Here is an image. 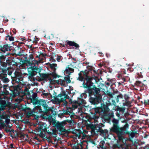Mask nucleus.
Wrapping results in <instances>:
<instances>
[{"label": "nucleus", "instance_id": "680f3d73", "mask_svg": "<svg viewBox=\"0 0 149 149\" xmlns=\"http://www.w3.org/2000/svg\"><path fill=\"white\" fill-rule=\"evenodd\" d=\"M39 40L38 39H37V40H33V43H35V44H36L38 43V41Z\"/></svg>", "mask_w": 149, "mask_h": 149}, {"label": "nucleus", "instance_id": "13d9d810", "mask_svg": "<svg viewBox=\"0 0 149 149\" xmlns=\"http://www.w3.org/2000/svg\"><path fill=\"white\" fill-rule=\"evenodd\" d=\"M63 114H64L63 113H59L58 114V116L59 117L61 118L63 116Z\"/></svg>", "mask_w": 149, "mask_h": 149}, {"label": "nucleus", "instance_id": "f704fd0d", "mask_svg": "<svg viewBox=\"0 0 149 149\" xmlns=\"http://www.w3.org/2000/svg\"><path fill=\"white\" fill-rule=\"evenodd\" d=\"M105 142L104 141L102 140L100 141L99 146L101 149H106V146H105Z\"/></svg>", "mask_w": 149, "mask_h": 149}, {"label": "nucleus", "instance_id": "c85d7f7f", "mask_svg": "<svg viewBox=\"0 0 149 149\" xmlns=\"http://www.w3.org/2000/svg\"><path fill=\"white\" fill-rule=\"evenodd\" d=\"M3 91L1 92V93L2 94H5V95H7L9 94V92L7 90V89H9V88L7 85H3Z\"/></svg>", "mask_w": 149, "mask_h": 149}, {"label": "nucleus", "instance_id": "a19ab883", "mask_svg": "<svg viewBox=\"0 0 149 149\" xmlns=\"http://www.w3.org/2000/svg\"><path fill=\"white\" fill-rule=\"evenodd\" d=\"M0 123H1L0 125V131H1L4 127H6V125L5 124L4 121L1 123L0 122Z\"/></svg>", "mask_w": 149, "mask_h": 149}, {"label": "nucleus", "instance_id": "f03ea898", "mask_svg": "<svg viewBox=\"0 0 149 149\" xmlns=\"http://www.w3.org/2000/svg\"><path fill=\"white\" fill-rule=\"evenodd\" d=\"M128 128V125L127 124H126L123 127L120 128L118 125H113L112 127L110 129V131L117 134L118 139L117 141V144L113 145L114 148L128 149L126 144V140L123 136L125 134L127 133V130Z\"/></svg>", "mask_w": 149, "mask_h": 149}, {"label": "nucleus", "instance_id": "5fc2aeb1", "mask_svg": "<svg viewBox=\"0 0 149 149\" xmlns=\"http://www.w3.org/2000/svg\"><path fill=\"white\" fill-rule=\"evenodd\" d=\"M5 123H6L7 124H8L10 122V120L8 118H6L5 119Z\"/></svg>", "mask_w": 149, "mask_h": 149}, {"label": "nucleus", "instance_id": "69168bd1", "mask_svg": "<svg viewBox=\"0 0 149 149\" xmlns=\"http://www.w3.org/2000/svg\"><path fill=\"white\" fill-rule=\"evenodd\" d=\"M6 128L10 129L11 128V126L9 125L8 124H7V125H6Z\"/></svg>", "mask_w": 149, "mask_h": 149}, {"label": "nucleus", "instance_id": "423d86ee", "mask_svg": "<svg viewBox=\"0 0 149 149\" xmlns=\"http://www.w3.org/2000/svg\"><path fill=\"white\" fill-rule=\"evenodd\" d=\"M38 58L39 59L38 60H36L34 59V57L33 55L32 54H31L29 55V58H27V57L25 56V60H23L22 61V62L24 64H26V65H28L27 64H28L29 65H35L36 64H37V65H38V64L40 63L42 60L43 58H40V55H37L35 58Z\"/></svg>", "mask_w": 149, "mask_h": 149}, {"label": "nucleus", "instance_id": "7c9ffc66", "mask_svg": "<svg viewBox=\"0 0 149 149\" xmlns=\"http://www.w3.org/2000/svg\"><path fill=\"white\" fill-rule=\"evenodd\" d=\"M108 131L107 130H103L102 128L100 134L102 136H105L108 135Z\"/></svg>", "mask_w": 149, "mask_h": 149}, {"label": "nucleus", "instance_id": "6e6d98bb", "mask_svg": "<svg viewBox=\"0 0 149 149\" xmlns=\"http://www.w3.org/2000/svg\"><path fill=\"white\" fill-rule=\"evenodd\" d=\"M113 94H112L110 93H108L107 94V95L109 96V97H110L111 98H112L113 97Z\"/></svg>", "mask_w": 149, "mask_h": 149}, {"label": "nucleus", "instance_id": "393cba45", "mask_svg": "<svg viewBox=\"0 0 149 149\" xmlns=\"http://www.w3.org/2000/svg\"><path fill=\"white\" fill-rule=\"evenodd\" d=\"M117 112L116 114L118 117H120V115H123L124 113L125 109L124 107H118L116 109Z\"/></svg>", "mask_w": 149, "mask_h": 149}, {"label": "nucleus", "instance_id": "4468645a", "mask_svg": "<svg viewBox=\"0 0 149 149\" xmlns=\"http://www.w3.org/2000/svg\"><path fill=\"white\" fill-rule=\"evenodd\" d=\"M7 95L0 94V104L4 107L7 105V103L8 102L9 98L7 96Z\"/></svg>", "mask_w": 149, "mask_h": 149}, {"label": "nucleus", "instance_id": "58836bf2", "mask_svg": "<svg viewBox=\"0 0 149 149\" xmlns=\"http://www.w3.org/2000/svg\"><path fill=\"white\" fill-rule=\"evenodd\" d=\"M93 89L94 91V93L96 94H98L100 92V89L99 88L95 87V86H93Z\"/></svg>", "mask_w": 149, "mask_h": 149}, {"label": "nucleus", "instance_id": "c9c22d12", "mask_svg": "<svg viewBox=\"0 0 149 149\" xmlns=\"http://www.w3.org/2000/svg\"><path fill=\"white\" fill-rule=\"evenodd\" d=\"M5 130L7 133H8L9 132H13V133H14L15 132L16 133V134L15 135V136H17L18 134L17 132L16 131H14L13 129L10 130V129H8L7 128H6L5 129Z\"/></svg>", "mask_w": 149, "mask_h": 149}, {"label": "nucleus", "instance_id": "c03bdc74", "mask_svg": "<svg viewBox=\"0 0 149 149\" xmlns=\"http://www.w3.org/2000/svg\"><path fill=\"white\" fill-rule=\"evenodd\" d=\"M40 55V58H43V57H45L47 56V54L46 53H44L41 52H40L39 54Z\"/></svg>", "mask_w": 149, "mask_h": 149}, {"label": "nucleus", "instance_id": "9b49d317", "mask_svg": "<svg viewBox=\"0 0 149 149\" xmlns=\"http://www.w3.org/2000/svg\"><path fill=\"white\" fill-rule=\"evenodd\" d=\"M70 78L69 76L67 75L65 77L64 80L59 79L58 80L54 81L53 83H57L58 84H61L62 86H66L67 84L70 83L71 81Z\"/></svg>", "mask_w": 149, "mask_h": 149}, {"label": "nucleus", "instance_id": "6e6552de", "mask_svg": "<svg viewBox=\"0 0 149 149\" xmlns=\"http://www.w3.org/2000/svg\"><path fill=\"white\" fill-rule=\"evenodd\" d=\"M10 53H8L4 55H1L0 56V65H18L17 64H13V63L12 60H6V56L10 55Z\"/></svg>", "mask_w": 149, "mask_h": 149}, {"label": "nucleus", "instance_id": "4c0bfd02", "mask_svg": "<svg viewBox=\"0 0 149 149\" xmlns=\"http://www.w3.org/2000/svg\"><path fill=\"white\" fill-rule=\"evenodd\" d=\"M5 40H8L10 41H13L14 40V37L11 36H10L9 35H8L6 37L5 39Z\"/></svg>", "mask_w": 149, "mask_h": 149}, {"label": "nucleus", "instance_id": "aec40b11", "mask_svg": "<svg viewBox=\"0 0 149 149\" xmlns=\"http://www.w3.org/2000/svg\"><path fill=\"white\" fill-rule=\"evenodd\" d=\"M134 86L140 87L143 89H144V87H146V86L144 84L142 83L141 82L139 81H136L135 83H134V85L132 84L131 85V89L132 88L135 90L137 89L136 88H134Z\"/></svg>", "mask_w": 149, "mask_h": 149}, {"label": "nucleus", "instance_id": "ddd939ff", "mask_svg": "<svg viewBox=\"0 0 149 149\" xmlns=\"http://www.w3.org/2000/svg\"><path fill=\"white\" fill-rule=\"evenodd\" d=\"M46 101L45 100H40V101H38L36 102V103L40 105H42L44 110L46 111H52V109L54 108L52 107V108L48 107V105L47 104Z\"/></svg>", "mask_w": 149, "mask_h": 149}, {"label": "nucleus", "instance_id": "a18cd8bd", "mask_svg": "<svg viewBox=\"0 0 149 149\" xmlns=\"http://www.w3.org/2000/svg\"><path fill=\"white\" fill-rule=\"evenodd\" d=\"M98 118V116L95 115H94L93 116V118L95 122H97V119Z\"/></svg>", "mask_w": 149, "mask_h": 149}, {"label": "nucleus", "instance_id": "6ab92c4d", "mask_svg": "<svg viewBox=\"0 0 149 149\" xmlns=\"http://www.w3.org/2000/svg\"><path fill=\"white\" fill-rule=\"evenodd\" d=\"M0 53H5L6 51H10V47L8 44L4 45L3 46H0Z\"/></svg>", "mask_w": 149, "mask_h": 149}, {"label": "nucleus", "instance_id": "20e7f679", "mask_svg": "<svg viewBox=\"0 0 149 149\" xmlns=\"http://www.w3.org/2000/svg\"><path fill=\"white\" fill-rule=\"evenodd\" d=\"M87 73V70H85L84 71H81L79 74V77L77 79L81 81L85 79L86 81V82L84 84V87L85 88H91L92 86H93V83L92 81L94 79L88 76Z\"/></svg>", "mask_w": 149, "mask_h": 149}, {"label": "nucleus", "instance_id": "864d4df0", "mask_svg": "<svg viewBox=\"0 0 149 149\" xmlns=\"http://www.w3.org/2000/svg\"><path fill=\"white\" fill-rule=\"evenodd\" d=\"M142 149H149V144H147L142 148Z\"/></svg>", "mask_w": 149, "mask_h": 149}, {"label": "nucleus", "instance_id": "4be33fe9", "mask_svg": "<svg viewBox=\"0 0 149 149\" xmlns=\"http://www.w3.org/2000/svg\"><path fill=\"white\" fill-rule=\"evenodd\" d=\"M17 67V69L16 71L15 72V75L14 77H13L11 76V77H16L17 76H19L20 75L21 72V69H22L21 68H23L24 66H16Z\"/></svg>", "mask_w": 149, "mask_h": 149}, {"label": "nucleus", "instance_id": "8fccbe9b", "mask_svg": "<svg viewBox=\"0 0 149 149\" xmlns=\"http://www.w3.org/2000/svg\"><path fill=\"white\" fill-rule=\"evenodd\" d=\"M137 78H142L143 77V76L142 75L141 72L140 73H137Z\"/></svg>", "mask_w": 149, "mask_h": 149}, {"label": "nucleus", "instance_id": "052dcab7", "mask_svg": "<svg viewBox=\"0 0 149 149\" xmlns=\"http://www.w3.org/2000/svg\"><path fill=\"white\" fill-rule=\"evenodd\" d=\"M3 134L4 133L3 132H1L0 131V138H2V137L3 136Z\"/></svg>", "mask_w": 149, "mask_h": 149}, {"label": "nucleus", "instance_id": "09e8293b", "mask_svg": "<svg viewBox=\"0 0 149 149\" xmlns=\"http://www.w3.org/2000/svg\"><path fill=\"white\" fill-rule=\"evenodd\" d=\"M88 93L89 94H91L93 92V88H88L87 90Z\"/></svg>", "mask_w": 149, "mask_h": 149}, {"label": "nucleus", "instance_id": "338daca9", "mask_svg": "<svg viewBox=\"0 0 149 149\" xmlns=\"http://www.w3.org/2000/svg\"><path fill=\"white\" fill-rule=\"evenodd\" d=\"M65 122V123L67 122H68V123H70V124H71V123H72V121L71 120H67L65 121H64Z\"/></svg>", "mask_w": 149, "mask_h": 149}, {"label": "nucleus", "instance_id": "ea45409f", "mask_svg": "<svg viewBox=\"0 0 149 149\" xmlns=\"http://www.w3.org/2000/svg\"><path fill=\"white\" fill-rule=\"evenodd\" d=\"M33 112V111L28 112L26 114V116L27 117L29 118L31 116L34 115Z\"/></svg>", "mask_w": 149, "mask_h": 149}, {"label": "nucleus", "instance_id": "72a5a7b5", "mask_svg": "<svg viewBox=\"0 0 149 149\" xmlns=\"http://www.w3.org/2000/svg\"><path fill=\"white\" fill-rule=\"evenodd\" d=\"M72 112V110L71 108H69L68 109H67L66 110H65L63 111V113L65 115H69L71 114Z\"/></svg>", "mask_w": 149, "mask_h": 149}, {"label": "nucleus", "instance_id": "3c124183", "mask_svg": "<svg viewBox=\"0 0 149 149\" xmlns=\"http://www.w3.org/2000/svg\"><path fill=\"white\" fill-rule=\"evenodd\" d=\"M5 117L4 116H0V122H2L3 121V120H2L3 119H5Z\"/></svg>", "mask_w": 149, "mask_h": 149}, {"label": "nucleus", "instance_id": "e433bc0d", "mask_svg": "<svg viewBox=\"0 0 149 149\" xmlns=\"http://www.w3.org/2000/svg\"><path fill=\"white\" fill-rule=\"evenodd\" d=\"M123 99V95L121 94H120L117 96L116 101L117 102H118L120 101H124V100Z\"/></svg>", "mask_w": 149, "mask_h": 149}, {"label": "nucleus", "instance_id": "a878e982", "mask_svg": "<svg viewBox=\"0 0 149 149\" xmlns=\"http://www.w3.org/2000/svg\"><path fill=\"white\" fill-rule=\"evenodd\" d=\"M125 99V102L123 103V105L124 106H126L127 107H130V102L128 101L130 97L127 95H125L124 96Z\"/></svg>", "mask_w": 149, "mask_h": 149}, {"label": "nucleus", "instance_id": "79ce46f5", "mask_svg": "<svg viewBox=\"0 0 149 149\" xmlns=\"http://www.w3.org/2000/svg\"><path fill=\"white\" fill-rule=\"evenodd\" d=\"M96 125H94L93 124L91 123L88 124V127L90 128L93 131L95 126Z\"/></svg>", "mask_w": 149, "mask_h": 149}, {"label": "nucleus", "instance_id": "de8ad7c7", "mask_svg": "<svg viewBox=\"0 0 149 149\" xmlns=\"http://www.w3.org/2000/svg\"><path fill=\"white\" fill-rule=\"evenodd\" d=\"M143 103L145 105H149V100H144V102H143Z\"/></svg>", "mask_w": 149, "mask_h": 149}, {"label": "nucleus", "instance_id": "5701e85b", "mask_svg": "<svg viewBox=\"0 0 149 149\" xmlns=\"http://www.w3.org/2000/svg\"><path fill=\"white\" fill-rule=\"evenodd\" d=\"M66 42L67 45H68L70 46H74L75 49H78L79 47L78 44L74 41L67 40L66 41Z\"/></svg>", "mask_w": 149, "mask_h": 149}, {"label": "nucleus", "instance_id": "7ed1b4c3", "mask_svg": "<svg viewBox=\"0 0 149 149\" xmlns=\"http://www.w3.org/2000/svg\"><path fill=\"white\" fill-rule=\"evenodd\" d=\"M30 87L31 85L29 84H28L27 85L26 84H22L20 86L17 85L15 87L13 92L14 96H15L19 95L21 92L23 93L24 95L28 96L33 104H37L35 102L40 101V100L37 99V94L36 93H33L32 95H31L30 93L29 90Z\"/></svg>", "mask_w": 149, "mask_h": 149}, {"label": "nucleus", "instance_id": "bb28decb", "mask_svg": "<svg viewBox=\"0 0 149 149\" xmlns=\"http://www.w3.org/2000/svg\"><path fill=\"white\" fill-rule=\"evenodd\" d=\"M75 132H73V133H75V136L76 137H78V139H80L81 136V135L82 134L83 136H84V133L81 131L79 129L78 130H75Z\"/></svg>", "mask_w": 149, "mask_h": 149}, {"label": "nucleus", "instance_id": "dca6fc26", "mask_svg": "<svg viewBox=\"0 0 149 149\" xmlns=\"http://www.w3.org/2000/svg\"><path fill=\"white\" fill-rule=\"evenodd\" d=\"M65 125V121L58 122L56 123L55 126L59 131L62 132H65L66 131V130L64 127Z\"/></svg>", "mask_w": 149, "mask_h": 149}, {"label": "nucleus", "instance_id": "412c9836", "mask_svg": "<svg viewBox=\"0 0 149 149\" xmlns=\"http://www.w3.org/2000/svg\"><path fill=\"white\" fill-rule=\"evenodd\" d=\"M102 124H97L95 125L93 131L94 132V133L96 134H100L101 130L102 129Z\"/></svg>", "mask_w": 149, "mask_h": 149}, {"label": "nucleus", "instance_id": "603ef678", "mask_svg": "<svg viewBox=\"0 0 149 149\" xmlns=\"http://www.w3.org/2000/svg\"><path fill=\"white\" fill-rule=\"evenodd\" d=\"M25 136H26L27 138L28 137V135L27 134H23L22 133H21L20 137V138H24Z\"/></svg>", "mask_w": 149, "mask_h": 149}, {"label": "nucleus", "instance_id": "4d7b16f0", "mask_svg": "<svg viewBox=\"0 0 149 149\" xmlns=\"http://www.w3.org/2000/svg\"><path fill=\"white\" fill-rule=\"evenodd\" d=\"M61 57H62V56H61L57 55V58L56 59L57 61H59L61 59Z\"/></svg>", "mask_w": 149, "mask_h": 149}, {"label": "nucleus", "instance_id": "bf43d9fd", "mask_svg": "<svg viewBox=\"0 0 149 149\" xmlns=\"http://www.w3.org/2000/svg\"><path fill=\"white\" fill-rule=\"evenodd\" d=\"M144 138L148 139H149V135L145 134L144 136Z\"/></svg>", "mask_w": 149, "mask_h": 149}, {"label": "nucleus", "instance_id": "cd10ccee", "mask_svg": "<svg viewBox=\"0 0 149 149\" xmlns=\"http://www.w3.org/2000/svg\"><path fill=\"white\" fill-rule=\"evenodd\" d=\"M132 103H136V101L134 100L133 99L131 100V104ZM132 105L131 104V107H132ZM135 112L137 114L136 116L138 117L137 116V108H134L132 109V108L131 107V114H134V113Z\"/></svg>", "mask_w": 149, "mask_h": 149}, {"label": "nucleus", "instance_id": "f257e3e1", "mask_svg": "<svg viewBox=\"0 0 149 149\" xmlns=\"http://www.w3.org/2000/svg\"><path fill=\"white\" fill-rule=\"evenodd\" d=\"M134 113V114H131V149H138L140 144L139 139L136 138L139 136V127L137 124L139 120L137 119L136 113Z\"/></svg>", "mask_w": 149, "mask_h": 149}, {"label": "nucleus", "instance_id": "39448f33", "mask_svg": "<svg viewBox=\"0 0 149 149\" xmlns=\"http://www.w3.org/2000/svg\"><path fill=\"white\" fill-rule=\"evenodd\" d=\"M0 79L4 83H7L9 81L8 78H6L7 73L9 75H11L14 69L13 68L7 67V66H0Z\"/></svg>", "mask_w": 149, "mask_h": 149}, {"label": "nucleus", "instance_id": "f8f14e48", "mask_svg": "<svg viewBox=\"0 0 149 149\" xmlns=\"http://www.w3.org/2000/svg\"><path fill=\"white\" fill-rule=\"evenodd\" d=\"M70 102L72 104V108L74 109L82 104L86 103V101L82 99H80L79 101L73 100L72 99H69Z\"/></svg>", "mask_w": 149, "mask_h": 149}, {"label": "nucleus", "instance_id": "e2e57ef3", "mask_svg": "<svg viewBox=\"0 0 149 149\" xmlns=\"http://www.w3.org/2000/svg\"><path fill=\"white\" fill-rule=\"evenodd\" d=\"M13 132H9L8 133L13 138H14V136H13L12 133Z\"/></svg>", "mask_w": 149, "mask_h": 149}, {"label": "nucleus", "instance_id": "9d476101", "mask_svg": "<svg viewBox=\"0 0 149 149\" xmlns=\"http://www.w3.org/2000/svg\"><path fill=\"white\" fill-rule=\"evenodd\" d=\"M69 97L65 91H63L58 95L56 98H55V100L58 102H63L66 99H69Z\"/></svg>", "mask_w": 149, "mask_h": 149}, {"label": "nucleus", "instance_id": "1a4fd4ad", "mask_svg": "<svg viewBox=\"0 0 149 149\" xmlns=\"http://www.w3.org/2000/svg\"><path fill=\"white\" fill-rule=\"evenodd\" d=\"M29 68H28V70L29 72H31L30 74H29V79L30 81H32L34 80L33 77L34 76V72L37 73L39 71L38 70V68L36 67V66H29Z\"/></svg>", "mask_w": 149, "mask_h": 149}, {"label": "nucleus", "instance_id": "473e14b6", "mask_svg": "<svg viewBox=\"0 0 149 149\" xmlns=\"http://www.w3.org/2000/svg\"><path fill=\"white\" fill-rule=\"evenodd\" d=\"M50 66L51 68L53 70V77L56 78L57 77V74H56V68L55 66Z\"/></svg>", "mask_w": 149, "mask_h": 149}, {"label": "nucleus", "instance_id": "2f4dec72", "mask_svg": "<svg viewBox=\"0 0 149 149\" xmlns=\"http://www.w3.org/2000/svg\"><path fill=\"white\" fill-rule=\"evenodd\" d=\"M50 115L47 112L43 113V114L42 115V116L44 119H49L51 117Z\"/></svg>", "mask_w": 149, "mask_h": 149}, {"label": "nucleus", "instance_id": "37998d69", "mask_svg": "<svg viewBox=\"0 0 149 149\" xmlns=\"http://www.w3.org/2000/svg\"><path fill=\"white\" fill-rule=\"evenodd\" d=\"M103 63L102 64H101V63L99 64L98 65H108L109 64V62L107 61H104L103 62Z\"/></svg>", "mask_w": 149, "mask_h": 149}, {"label": "nucleus", "instance_id": "a211bd4d", "mask_svg": "<svg viewBox=\"0 0 149 149\" xmlns=\"http://www.w3.org/2000/svg\"><path fill=\"white\" fill-rule=\"evenodd\" d=\"M40 76L38 78L40 81L44 80L47 81L48 80H51V82H52V81L50 77V75L48 74L40 73Z\"/></svg>", "mask_w": 149, "mask_h": 149}, {"label": "nucleus", "instance_id": "b1692460", "mask_svg": "<svg viewBox=\"0 0 149 149\" xmlns=\"http://www.w3.org/2000/svg\"><path fill=\"white\" fill-rule=\"evenodd\" d=\"M32 111L34 115L35 114H38L43 112L41 107L40 106H36L33 109Z\"/></svg>", "mask_w": 149, "mask_h": 149}, {"label": "nucleus", "instance_id": "2eb2a0df", "mask_svg": "<svg viewBox=\"0 0 149 149\" xmlns=\"http://www.w3.org/2000/svg\"><path fill=\"white\" fill-rule=\"evenodd\" d=\"M7 95L0 94V104L4 107L7 105V103L8 102L9 98L7 96Z\"/></svg>", "mask_w": 149, "mask_h": 149}, {"label": "nucleus", "instance_id": "0e129e2a", "mask_svg": "<svg viewBox=\"0 0 149 149\" xmlns=\"http://www.w3.org/2000/svg\"><path fill=\"white\" fill-rule=\"evenodd\" d=\"M60 45L61 46L64 47H65L67 45H66V44H62V43H60Z\"/></svg>", "mask_w": 149, "mask_h": 149}, {"label": "nucleus", "instance_id": "f3484780", "mask_svg": "<svg viewBox=\"0 0 149 149\" xmlns=\"http://www.w3.org/2000/svg\"><path fill=\"white\" fill-rule=\"evenodd\" d=\"M102 96L101 95H99L96 97H91L89 99V101L92 104H97L101 101Z\"/></svg>", "mask_w": 149, "mask_h": 149}, {"label": "nucleus", "instance_id": "0eeeda50", "mask_svg": "<svg viewBox=\"0 0 149 149\" xmlns=\"http://www.w3.org/2000/svg\"><path fill=\"white\" fill-rule=\"evenodd\" d=\"M40 128L41 130L44 132H46L49 135L48 137H47V141L49 142H51L52 141L50 139L51 137H53L56 138L57 136V130L55 128H50L47 130L46 128H43V127L42 126Z\"/></svg>", "mask_w": 149, "mask_h": 149}, {"label": "nucleus", "instance_id": "c756f323", "mask_svg": "<svg viewBox=\"0 0 149 149\" xmlns=\"http://www.w3.org/2000/svg\"><path fill=\"white\" fill-rule=\"evenodd\" d=\"M74 72V69L73 68L66 67V68L64 71L65 73L68 75H70V74Z\"/></svg>", "mask_w": 149, "mask_h": 149}, {"label": "nucleus", "instance_id": "49530a36", "mask_svg": "<svg viewBox=\"0 0 149 149\" xmlns=\"http://www.w3.org/2000/svg\"><path fill=\"white\" fill-rule=\"evenodd\" d=\"M112 122L113 123V125H118V121L115 119H113L112 120Z\"/></svg>", "mask_w": 149, "mask_h": 149}, {"label": "nucleus", "instance_id": "774afa93", "mask_svg": "<svg viewBox=\"0 0 149 149\" xmlns=\"http://www.w3.org/2000/svg\"><path fill=\"white\" fill-rule=\"evenodd\" d=\"M23 98L22 97L18 99L19 100L18 101L19 102H20L23 100Z\"/></svg>", "mask_w": 149, "mask_h": 149}]
</instances>
